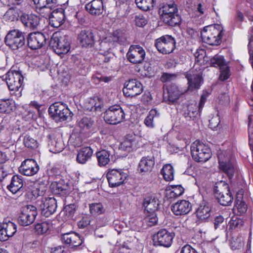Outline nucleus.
Segmentation results:
<instances>
[{"label": "nucleus", "mask_w": 253, "mask_h": 253, "mask_svg": "<svg viewBox=\"0 0 253 253\" xmlns=\"http://www.w3.org/2000/svg\"><path fill=\"white\" fill-rule=\"evenodd\" d=\"M159 13L163 22L170 26L174 27L181 23V17L178 14L177 6L174 2L164 4L160 7Z\"/></svg>", "instance_id": "obj_1"}, {"label": "nucleus", "mask_w": 253, "mask_h": 253, "mask_svg": "<svg viewBox=\"0 0 253 253\" xmlns=\"http://www.w3.org/2000/svg\"><path fill=\"white\" fill-rule=\"evenodd\" d=\"M223 35V28L219 24L206 26L201 32L203 41L212 45L219 44Z\"/></svg>", "instance_id": "obj_2"}, {"label": "nucleus", "mask_w": 253, "mask_h": 253, "mask_svg": "<svg viewBox=\"0 0 253 253\" xmlns=\"http://www.w3.org/2000/svg\"><path fill=\"white\" fill-rule=\"evenodd\" d=\"M191 154L193 159L198 163H205L211 157L212 153L209 146L200 140H196L191 145Z\"/></svg>", "instance_id": "obj_3"}, {"label": "nucleus", "mask_w": 253, "mask_h": 253, "mask_svg": "<svg viewBox=\"0 0 253 253\" xmlns=\"http://www.w3.org/2000/svg\"><path fill=\"white\" fill-rule=\"evenodd\" d=\"M24 77L20 71L8 72L6 74V81L11 94L16 98L22 95V85Z\"/></svg>", "instance_id": "obj_4"}, {"label": "nucleus", "mask_w": 253, "mask_h": 253, "mask_svg": "<svg viewBox=\"0 0 253 253\" xmlns=\"http://www.w3.org/2000/svg\"><path fill=\"white\" fill-rule=\"evenodd\" d=\"M214 194L219 203L223 206L231 205L233 201V196L230 191L228 184L223 181L216 183L214 187Z\"/></svg>", "instance_id": "obj_5"}, {"label": "nucleus", "mask_w": 253, "mask_h": 253, "mask_svg": "<svg viewBox=\"0 0 253 253\" xmlns=\"http://www.w3.org/2000/svg\"><path fill=\"white\" fill-rule=\"evenodd\" d=\"M49 45L54 52L59 55L67 54L71 48L68 37L66 35L62 36L59 33L53 34Z\"/></svg>", "instance_id": "obj_6"}, {"label": "nucleus", "mask_w": 253, "mask_h": 253, "mask_svg": "<svg viewBox=\"0 0 253 253\" xmlns=\"http://www.w3.org/2000/svg\"><path fill=\"white\" fill-rule=\"evenodd\" d=\"M48 113L56 122H62L71 117L72 112L67 105L61 102H55L48 108Z\"/></svg>", "instance_id": "obj_7"}, {"label": "nucleus", "mask_w": 253, "mask_h": 253, "mask_svg": "<svg viewBox=\"0 0 253 253\" xmlns=\"http://www.w3.org/2000/svg\"><path fill=\"white\" fill-rule=\"evenodd\" d=\"M104 119L109 124L116 125L124 121L125 113L119 105H114L106 111Z\"/></svg>", "instance_id": "obj_8"}, {"label": "nucleus", "mask_w": 253, "mask_h": 253, "mask_svg": "<svg viewBox=\"0 0 253 253\" xmlns=\"http://www.w3.org/2000/svg\"><path fill=\"white\" fill-rule=\"evenodd\" d=\"M175 39L170 35H164L155 40V46L158 51L163 54H169L175 48Z\"/></svg>", "instance_id": "obj_9"}, {"label": "nucleus", "mask_w": 253, "mask_h": 253, "mask_svg": "<svg viewBox=\"0 0 253 253\" xmlns=\"http://www.w3.org/2000/svg\"><path fill=\"white\" fill-rule=\"evenodd\" d=\"M5 44L13 50L24 45L25 40L23 33L18 29L9 31L5 38Z\"/></svg>", "instance_id": "obj_10"}, {"label": "nucleus", "mask_w": 253, "mask_h": 253, "mask_svg": "<svg viewBox=\"0 0 253 253\" xmlns=\"http://www.w3.org/2000/svg\"><path fill=\"white\" fill-rule=\"evenodd\" d=\"M175 234L166 229H161L155 234L153 238L154 245L164 248L170 247L172 243Z\"/></svg>", "instance_id": "obj_11"}, {"label": "nucleus", "mask_w": 253, "mask_h": 253, "mask_svg": "<svg viewBox=\"0 0 253 253\" xmlns=\"http://www.w3.org/2000/svg\"><path fill=\"white\" fill-rule=\"evenodd\" d=\"M36 11L43 17H50L51 12L57 5V0H32Z\"/></svg>", "instance_id": "obj_12"}, {"label": "nucleus", "mask_w": 253, "mask_h": 253, "mask_svg": "<svg viewBox=\"0 0 253 253\" xmlns=\"http://www.w3.org/2000/svg\"><path fill=\"white\" fill-rule=\"evenodd\" d=\"M37 208L33 205H27L22 208L18 218L19 223L22 226H28L33 223L37 215Z\"/></svg>", "instance_id": "obj_13"}, {"label": "nucleus", "mask_w": 253, "mask_h": 253, "mask_svg": "<svg viewBox=\"0 0 253 253\" xmlns=\"http://www.w3.org/2000/svg\"><path fill=\"white\" fill-rule=\"evenodd\" d=\"M109 185L110 187H117L122 185L127 177L126 173L121 169L109 170L106 174Z\"/></svg>", "instance_id": "obj_14"}, {"label": "nucleus", "mask_w": 253, "mask_h": 253, "mask_svg": "<svg viewBox=\"0 0 253 253\" xmlns=\"http://www.w3.org/2000/svg\"><path fill=\"white\" fill-rule=\"evenodd\" d=\"M143 90V86L140 81L131 79L125 83L123 91L126 96L132 97L140 94Z\"/></svg>", "instance_id": "obj_15"}, {"label": "nucleus", "mask_w": 253, "mask_h": 253, "mask_svg": "<svg viewBox=\"0 0 253 253\" xmlns=\"http://www.w3.org/2000/svg\"><path fill=\"white\" fill-rule=\"evenodd\" d=\"M145 51L142 47L139 45H131L126 53L128 60L133 64L141 63L145 57Z\"/></svg>", "instance_id": "obj_16"}, {"label": "nucleus", "mask_w": 253, "mask_h": 253, "mask_svg": "<svg viewBox=\"0 0 253 253\" xmlns=\"http://www.w3.org/2000/svg\"><path fill=\"white\" fill-rule=\"evenodd\" d=\"M140 139L141 138L135 134H127L121 143L120 149L127 152L136 150L141 144L140 141Z\"/></svg>", "instance_id": "obj_17"}, {"label": "nucleus", "mask_w": 253, "mask_h": 253, "mask_svg": "<svg viewBox=\"0 0 253 253\" xmlns=\"http://www.w3.org/2000/svg\"><path fill=\"white\" fill-rule=\"evenodd\" d=\"M39 169V166L35 160L28 159L22 162L19 171L24 175L31 176L37 173Z\"/></svg>", "instance_id": "obj_18"}, {"label": "nucleus", "mask_w": 253, "mask_h": 253, "mask_svg": "<svg viewBox=\"0 0 253 253\" xmlns=\"http://www.w3.org/2000/svg\"><path fill=\"white\" fill-rule=\"evenodd\" d=\"M209 93L207 91H203L201 95L198 105L196 103H191L188 106V112L185 113V117L193 119L199 113H200L205 105Z\"/></svg>", "instance_id": "obj_19"}, {"label": "nucleus", "mask_w": 253, "mask_h": 253, "mask_svg": "<svg viewBox=\"0 0 253 253\" xmlns=\"http://www.w3.org/2000/svg\"><path fill=\"white\" fill-rule=\"evenodd\" d=\"M46 38L41 32H34L29 34L27 38L28 45L31 49H37L42 47L46 42Z\"/></svg>", "instance_id": "obj_20"}, {"label": "nucleus", "mask_w": 253, "mask_h": 253, "mask_svg": "<svg viewBox=\"0 0 253 253\" xmlns=\"http://www.w3.org/2000/svg\"><path fill=\"white\" fill-rule=\"evenodd\" d=\"M78 40L83 47H91L95 42L94 34L90 30H82L78 34Z\"/></svg>", "instance_id": "obj_21"}, {"label": "nucleus", "mask_w": 253, "mask_h": 253, "mask_svg": "<svg viewBox=\"0 0 253 253\" xmlns=\"http://www.w3.org/2000/svg\"><path fill=\"white\" fill-rule=\"evenodd\" d=\"M171 210L176 215H186L191 211L192 205L188 201L179 200L171 206Z\"/></svg>", "instance_id": "obj_22"}, {"label": "nucleus", "mask_w": 253, "mask_h": 253, "mask_svg": "<svg viewBox=\"0 0 253 253\" xmlns=\"http://www.w3.org/2000/svg\"><path fill=\"white\" fill-rule=\"evenodd\" d=\"M219 169L225 172L229 178H231L235 172V168L229 160V158H225L223 152L218 154Z\"/></svg>", "instance_id": "obj_23"}, {"label": "nucleus", "mask_w": 253, "mask_h": 253, "mask_svg": "<svg viewBox=\"0 0 253 253\" xmlns=\"http://www.w3.org/2000/svg\"><path fill=\"white\" fill-rule=\"evenodd\" d=\"M41 206V212L45 217H49L53 214L57 209V201L54 197L46 198Z\"/></svg>", "instance_id": "obj_24"}, {"label": "nucleus", "mask_w": 253, "mask_h": 253, "mask_svg": "<svg viewBox=\"0 0 253 253\" xmlns=\"http://www.w3.org/2000/svg\"><path fill=\"white\" fill-rule=\"evenodd\" d=\"M20 20L25 27L34 30L38 28L40 18L35 14L23 13L20 16Z\"/></svg>", "instance_id": "obj_25"}, {"label": "nucleus", "mask_w": 253, "mask_h": 253, "mask_svg": "<svg viewBox=\"0 0 253 253\" xmlns=\"http://www.w3.org/2000/svg\"><path fill=\"white\" fill-rule=\"evenodd\" d=\"M52 192L56 195H64L69 191L70 186L68 182L63 179L53 181L50 185Z\"/></svg>", "instance_id": "obj_26"}, {"label": "nucleus", "mask_w": 253, "mask_h": 253, "mask_svg": "<svg viewBox=\"0 0 253 253\" xmlns=\"http://www.w3.org/2000/svg\"><path fill=\"white\" fill-rule=\"evenodd\" d=\"M164 88V93H166V91H167L168 100L169 102V104L175 102L183 93L175 84H165Z\"/></svg>", "instance_id": "obj_27"}, {"label": "nucleus", "mask_w": 253, "mask_h": 253, "mask_svg": "<svg viewBox=\"0 0 253 253\" xmlns=\"http://www.w3.org/2000/svg\"><path fill=\"white\" fill-rule=\"evenodd\" d=\"M155 163V157L153 155L144 156L139 163L138 170L140 173L150 172L152 170Z\"/></svg>", "instance_id": "obj_28"}, {"label": "nucleus", "mask_w": 253, "mask_h": 253, "mask_svg": "<svg viewBox=\"0 0 253 253\" xmlns=\"http://www.w3.org/2000/svg\"><path fill=\"white\" fill-rule=\"evenodd\" d=\"M50 18L52 26L54 27H59L63 24L65 19L64 10L62 8L53 9Z\"/></svg>", "instance_id": "obj_29"}, {"label": "nucleus", "mask_w": 253, "mask_h": 253, "mask_svg": "<svg viewBox=\"0 0 253 253\" xmlns=\"http://www.w3.org/2000/svg\"><path fill=\"white\" fill-rule=\"evenodd\" d=\"M86 10L91 15H99L104 11L102 0H92L85 5Z\"/></svg>", "instance_id": "obj_30"}, {"label": "nucleus", "mask_w": 253, "mask_h": 253, "mask_svg": "<svg viewBox=\"0 0 253 253\" xmlns=\"http://www.w3.org/2000/svg\"><path fill=\"white\" fill-rule=\"evenodd\" d=\"M61 240L63 243L73 247L79 246L83 243V241L79 235L73 232L63 234Z\"/></svg>", "instance_id": "obj_31"}, {"label": "nucleus", "mask_w": 253, "mask_h": 253, "mask_svg": "<svg viewBox=\"0 0 253 253\" xmlns=\"http://www.w3.org/2000/svg\"><path fill=\"white\" fill-rule=\"evenodd\" d=\"M93 150L90 147H84L81 148L78 152L76 160L81 164H85L91 159Z\"/></svg>", "instance_id": "obj_32"}, {"label": "nucleus", "mask_w": 253, "mask_h": 253, "mask_svg": "<svg viewBox=\"0 0 253 253\" xmlns=\"http://www.w3.org/2000/svg\"><path fill=\"white\" fill-rule=\"evenodd\" d=\"M159 205L158 200L152 196L144 198L143 203L145 212L147 213L155 212L158 210Z\"/></svg>", "instance_id": "obj_33"}, {"label": "nucleus", "mask_w": 253, "mask_h": 253, "mask_svg": "<svg viewBox=\"0 0 253 253\" xmlns=\"http://www.w3.org/2000/svg\"><path fill=\"white\" fill-rule=\"evenodd\" d=\"M248 206L246 203L243 200L242 194L238 192L237 194V197L235 200V204L233 208L234 212L239 215L245 213L247 211Z\"/></svg>", "instance_id": "obj_34"}, {"label": "nucleus", "mask_w": 253, "mask_h": 253, "mask_svg": "<svg viewBox=\"0 0 253 253\" xmlns=\"http://www.w3.org/2000/svg\"><path fill=\"white\" fill-rule=\"evenodd\" d=\"M23 186V181L21 176L17 175H13L11 179L9 185L7 186V189L13 194L22 191Z\"/></svg>", "instance_id": "obj_35"}, {"label": "nucleus", "mask_w": 253, "mask_h": 253, "mask_svg": "<svg viewBox=\"0 0 253 253\" xmlns=\"http://www.w3.org/2000/svg\"><path fill=\"white\" fill-rule=\"evenodd\" d=\"M160 113L156 109H152L144 121L145 126L150 128L155 126V123L159 120Z\"/></svg>", "instance_id": "obj_36"}, {"label": "nucleus", "mask_w": 253, "mask_h": 253, "mask_svg": "<svg viewBox=\"0 0 253 253\" xmlns=\"http://www.w3.org/2000/svg\"><path fill=\"white\" fill-rule=\"evenodd\" d=\"M108 41L113 43L124 44L126 41V34L121 30H116L109 37Z\"/></svg>", "instance_id": "obj_37"}, {"label": "nucleus", "mask_w": 253, "mask_h": 253, "mask_svg": "<svg viewBox=\"0 0 253 253\" xmlns=\"http://www.w3.org/2000/svg\"><path fill=\"white\" fill-rule=\"evenodd\" d=\"M211 208L206 204H201L197 209L196 213L197 217L201 220H205L211 215Z\"/></svg>", "instance_id": "obj_38"}, {"label": "nucleus", "mask_w": 253, "mask_h": 253, "mask_svg": "<svg viewBox=\"0 0 253 253\" xmlns=\"http://www.w3.org/2000/svg\"><path fill=\"white\" fill-rule=\"evenodd\" d=\"M98 165L100 167H104L108 165L110 161V153L108 151L102 150L96 153Z\"/></svg>", "instance_id": "obj_39"}, {"label": "nucleus", "mask_w": 253, "mask_h": 253, "mask_svg": "<svg viewBox=\"0 0 253 253\" xmlns=\"http://www.w3.org/2000/svg\"><path fill=\"white\" fill-rule=\"evenodd\" d=\"M14 102L10 99L0 100V112L9 114L15 109Z\"/></svg>", "instance_id": "obj_40"}, {"label": "nucleus", "mask_w": 253, "mask_h": 253, "mask_svg": "<svg viewBox=\"0 0 253 253\" xmlns=\"http://www.w3.org/2000/svg\"><path fill=\"white\" fill-rule=\"evenodd\" d=\"M0 227L4 230L9 237L13 236L17 230L16 224L7 219H5L2 223H0Z\"/></svg>", "instance_id": "obj_41"}, {"label": "nucleus", "mask_w": 253, "mask_h": 253, "mask_svg": "<svg viewBox=\"0 0 253 253\" xmlns=\"http://www.w3.org/2000/svg\"><path fill=\"white\" fill-rule=\"evenodd\" d=\"M188 81L189 87L199 88L201 84V77L199 75H192L190 73L186 75Z\"/></svg>", "instance_id": "obj_42"}, {"label": "nucleus", "mask_w": 253, "mask_h": 253, "mask_svg": "<svg viewBox=\"0 0 253 253\" xmlns=\"http://www.w3.org/2000/svg\"><path fill=\"white\" fill-rule=\"evenodd\" d=\"M161 173L166 181H171L174 178V170L170 164L164 165L161 170Z\"/></svg>", "instance_id": "obj_43"}, {"label": "nucleus", "mask_w": 253, "mask_h": 253, "mask_svg": "<svg viewBox=\"0 0 253 253\" xmlns=\"http://www.w3.org/2000/svg\"><path fill=\"white\" fill-rule=\"evenodd\" d=\"M49 150L53 153H58L62 151L64 148V145L63 141L61 139H54L48 144Z\"/></svg>", "instance_id": "obj_44"}, {"label": "nucleus", "mask_w": 253, "mask_h": 253, "mask_svg": "<svg viewBox=\"0 0 253 253\" xmlns=\"http://www.w3.org/2000/svg\"><path fill=\"white\" fill-rule=\"evenodd\" d=\"M23 143L26 148L30 149H36L39 146L38 141L28 134L23 136Z\"/></svg>", "instance_id": "obj_45"}, {"label": "nucleus", "mask_w": 253, "mask_h": 253, "mask_svg": "<svg viewBox=\"0 0 253 253\" xmlns=\"http://www.w3.org/2000/svg\"><path fill=\"white\" fill-rule=\"evenodd\" d=\"M94 121L90 117H83L78 120V126L82 130H87L91 128Z\"/></svg>", "instance_id": "obj_46"}, {"label": "nucleus", "mask_w": 253, "mask_h": 253, "mask_svg": "<svg viewBox=\"0 0 253 253\" xmlns=\"http://www.w3.org/2000/svg\"><path fill=\"white\" fill-rule=\"evenodd\" d=\"M137 6L143 11H148L153 8L154 0H135Z\"/></svg>", "instance_id": "obj_47"}, {"label": "nucleus", "mask_w": 253, "mask_h": 253, "mask_svg": "<svg viewBox=\"0 0 253 253\" xmlns=\"http://www.w3.org/2000/svg\"><path fill=\"white\" fill-rule=\"evenodd\" d=\"M184 188L181 185H175L167 190V195L169 198H175L181 196L184 192Z\"/></svg>", "instance_id": "obj_48"}, {"label": "nucleus", "mask_w": 253, "mask_h": 253, "mask_svg": "<svg viewBox=\"0 0 253 253\" xmlns=\"http://www.w3.org/2000/svg\"><path fill=\"white\" fill-rule=\"evenodd\" d=\"M89 211L91 214L98 215L105 212V210L100 203H95L89 204Z\"/></svg>", "instance_id": "obj_49"}, {"label": "nucleus", "mask_w": 253, "mask_h": 253, "mask_svg": "<svg viewBox=\"0 0 253 253\" xmlns=\"http://www.w3.org/2000/svg\"><path fill=\"white\" fill-rule=\"evenodd\" d=\"M210 64L212 67L219 68H221L226 65L223 57L217 54L211 59Z\"/></svg>", "instance_id": "obj_50"}, {"label": "nucleus", "mask_w": 253, "mask_h": 253, "mask_svg": "<svg viewBox=\"0 0 253 253\" xmlns=\"http://www.w3.org/2000/svg\"><path fill=\"white\" fill-rule=\"evenodd\" d=\"M244 224V221L241 218H232L229 222V229L231 230H238L243 227Z\"/></svg>", "instance_id": "obj_51"}, {"label": "nucleus", "mask_w": 253, "mask_h": 253, "mask_svg": "<svg viewBox=\"0 0 253 253\" xmlns=\"http://www.w3.org/2000/svg\"><path fill=\"white\" fill-rule=\"evenodd\" d=\"M50 227L49 222L43 221L42 223H38L35 225V229L37 234L42 235L46 233Z\"/></svg>", "instance_id": "obj_52"}, {"label": "nucleus", "mask_w": 253, "mask_h": 253, "mask_svg": "<svg viewBox=\"0 0 253 253\" xmlns=\"http://www.w3.org/2000/svg\"><path fill=\"white\" fill-rule=\"evenodd\" d=\"M17 12L14 8H9L4 15V18L7 20L10 21H13L17 19Z\"/></svg>", "instance_id": "obj_53"}, {"label": "nucleus", "mask_w": 253, "mask_h": 253, "mask_svg": "<svg viewBox=\"0 0 253 253\" xmlns=\"http://www.w3.org/2000/svg\"><path fill=\"white\" fill-rule=\"evenodd\" d=\"M145 220L150 226L155 225L158 221V218L155 212H146Z\"/></svg>", "instance_id": "obj_54"}, {"label": "nucleus", "mask_w": 253, "mask_h": 253, "mask_svg": "<svg viewBox=\"0 0 253 253\" xmlns=\"http://www.w3.org/2000/svg\"><path fill=\"white\" fill-rule=\"evenodd\" d=\"M220 69V74L219 76V80L224 81L227 80L230 76L229 68L225 65Z\"/></svg>", "instance_id": "obj_55"}, {"label": "nucleus", "mask_w": 253, "mask_h": 253, "mask_svg": "<svg viewBox=\"0 0 253 253\" xmlns=\"http://www.w3.org/2000/svg\"><path fill=\"white\" fill-rule=\"evenodd\" d=\"M135 22L137 26L142 27L147 23V21L143 15L139 14L135 16Z\"/></svg>", "instance_id": "obj_56"}, {"label": "nucleus", "mask_w": 253, "mask_h": 253, "mask_svg": "<svg viewBox=\"0 0 253 253\" xmlns=\"http://www.w3.org/2000/svg\"><path fill=\"white\" fill-rule=\"evenodd\" d=\"M176 75L174 74L164 73L162 74L160 78V80L163 83H167L174 80L176 78Z\"/></svg>", "instance_id": "obj_57"}, {"label": "nucleus", "mask_w": 253, "mask_h": 253, "mask_svg": "<svg viewBox=\"0 0 253 253\" xmlns=\"http://www.w3.org/2000/svg\"><path fill=\"white\" fill-rule=\"evenodd\" d=\"M76 209V205L71 204L65 207L64 211L66 213V214H68L69 216H72L74 214Z\"/></svg>", "instance_id": "obj_58"}, {"label": "nucleus", "mask_w": 253, "mask_h": 253, "mask_svg": "<svg viewBox=\"0 0 253 253\" xmlns=\"http://www.w3.org/2000/svg\"><path fill=\"white\" fill-rule=\"evenodd\" d=\"M220 120L218 116H216L212 117L209 121V126L212 129L215 128L219 124Z\"/></svg>", "instance_id": "obj_59"}, {"label": "nucleus", "mask_w": 253, "mask_h": 253, "mask_svg": "<svg viewBox=\"0 0 253 253\" xmlns=\"http://www.w3.org/2000/svg\"><path fill=\"white\" fill-rule=\"evenodd\" d=\"M180 253H198L196 250L190 245L186 244L180 250Z\"/></svg>", "instance_id": "obj_60"}, {"label": "nucleus", "mask_w": 253, "mask_h": 253, "mask_svg": "<svg viewBox=\"0 0 253 253\" xmlns=\"http://www.w3.org/2000/svg\"><path fill=\"white\" fill-rule=\"evenodd\" d=\"M224 218L222 215H218L216 216L214 219V227L215 229H216L219 225L222 224L224 221Z\"/></svg>", "instance_id": "obj_61"}, {"label": "nucleus", "mask_w": 253, "mask_h": 253, "mask_svg": "<svg viewBox=\"0 0 253 253\" xmlns=\"http://www.w3.org/2000/svg\"><path fill=\"white\" fill-rule=\"evenodd\" d=\"M90 220L87 218H83L78 223V227L80 228H84L88 226L90 223Z\"/></svg>", "instance_id": "obj_62"}, {"label": "nucleus", "mask_w": 253, "mask_h": 253, "mask_svg": "<svg viewBox=\"0 0 253 253\" xmlns=\"http://www.w3.org/2000/svg\"><path fill=\"white\" fill-rule=\"evenodd\" d=\"M106 40V39H105L104 41H102L100 43V45L101 48L100 49V51H102V52L101 53V54H103V53L105 54L106 52H108V51L110 49V47H106V46L108 45Z\"/></svg>", "instance_id": "obj_63"}, {"label": "nucleus", "mask_w": 253, "mask_h": 253, "mask_svg": "<svg viewBox=\"0 0 253 253\" xmlns=\"http://www.w3.org/2000/svg\"><path fill=\"white\" fill-rule=\"evenodd\" d=\"M248 126L249 142L252 143V140H253V124L250 123L249 124Z\"/></svg>", "instance_id": "obj_64"}]
</instances>
